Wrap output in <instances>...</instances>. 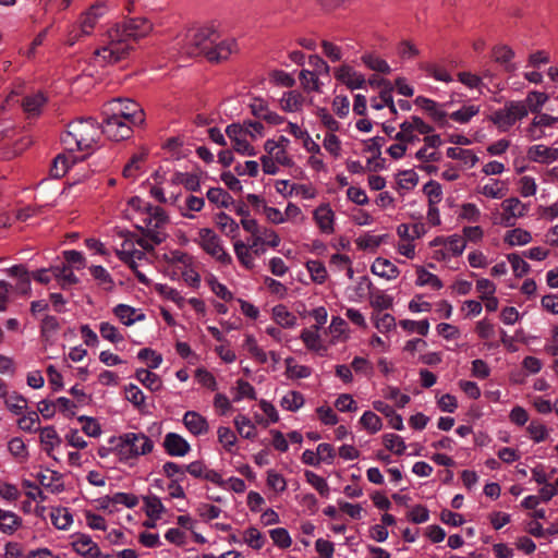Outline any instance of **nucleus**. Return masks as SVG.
I'll return each instance as SVG.
<instances>
[{"instance_id":"nucleus-1","label":"nucleus","mask_w":558,"mask_h":558,"mask_svg":"<svg viewBox=\"0 0 558 558\" xmlns=\"http://www.w3.org/2000/svg\"><path fill=\"white\" fill-rule=\"evenodd\" d=\"M166 222L162 211L156 208L154 218H149L146 223L147 233L143 235L122 234V242L116 247V254L124 264H126L135 274L137 280L144 284L149 283L147 276L138 267L146 262V252L154 250L165 239V233L159 228Z\"/></svg>"},{"instance_id":"nucleus-2","label":"nucleus","mask_w":558,"mask_h":558,"mask_svg":"<svg viewBox=\"0 0 558 558\" xmlns=\"http://www.w3.org/2000/svg\"><path fill=\"white\" fill-rule=\"evenodd\" d=\"M101 128L93 118L77 119L68 125L61 141L70 151L80 150L90 154L101 136Z\"/></svg>"},{"instance_id":"nucleus-3","label":"nucleus","mask_w":558,"mask_h":558,"mask_svg":"<svg viewBox=\"0 0 558 558\" xmlns=\"http://www.w3.org/2000/svg\"><path fill=\"white\" fill-rule=\"evenodd\" d=\"M219 39L213 25L192 27L178 37L177 46L189 56L207 54L210 46Z\"/></svg>"},{"instance_id":"nucleus-4","label":"nucleus","mask_w":558,"mask_h":558,"mask_svg":"<svg viewBox=\"0 0 558 558\" xmlns=\"http://www.w3.org/2000/svg\"><path fill=\"white\" fill-rule=\"evenodd\" d=\"M133 49L131 43H126L113 28L108 29L104 45L94 52V63L107 66L126 59Z\"/></svg>"},{"instance_id":"nucleus-5","label":"nucleus","mask_w":558,"mask_h":558,"mask_svg":"<svg viewBox=\"0 0 558 558\" xmlns=\"http://www.w3.org/2000/svg\"><path fill=\"white\" fill-rule=\"evenodd\" d=\"M153 449L154 441L144 433L129 432L119 436L118 444L114 446L113 451L119 457L120 461L129 462L141 456L150 453Z\"/></svg>"},{"instance_id":"nucleus-6","label":"nucleus","mask_w":558,"mask_h":558,"mask_svg":"<svg viewBox=\"0 0 558 558\" xmlns=\"http://www.w3.org/2000/svg\"><path fill=\"white\" fill-rule=\"evenodd\" d=\"M108 12V5L102 2H96L82 13L77 25H73L68 33L66 44L73 46L82 37L89 36L98 21Z\"/></svg>"},{"instance_id":"nucleus-7","label":"nucleus","mask_w":558,"mask_h":558,"mask_svg":"<svg viewBox=\"0 0 558 558\" xmlns=\"http://www.w3.org/2000/svg\"><path fill=\"white\" fill-rule=\"evenodd\" d=\"M527 117V106L522 100H510L493 112L490 121L501 131H509L518 121Z\"/></svg>"},{"instance_id":"nucleus-8","label":"nucleus","mask_w":558,"mask_h":558,"mask_svg":"<svg viewBox=\"0 0 558 558\" xmlns=\"http://www.w3.org/2000/svg\"><path fill=\"white\" fill-rule=\"evenodd\" d=\"M104 122L101 125L102 134L107 135L108 138L112 141H122L126 140L132 134V128L136 125L122 118L121 116L113 114L108 108L104 107L102 109Z\"/></svg>"},{"instance_id":"nucleus-9","label":"nucleus","mask_w":558,"mask_h":558,"mask_svg":"<svg viewBox=\"0 0 558 558\" xmlns=\"http://www.w3.org/2000/svg\"><path fill=\"white\" fill-rule=\"evenodd\" d=\"M195 242L211 257L223 265L232 263V257L222 246L219 235L210 228L198 230V236Z\"/></svg>"},{"instance_id":"nucleus-10","label":"nucleus","mask_w":558,"mask_h":558,"mask_svg":"<svg viewBox=\"0 0 558 558\" xmlns=\"http://www.w3.org/2000/svg\"><path fill=\"white\" fill-rule=\"evenodd\" d=\"M432 132L433 126L427 124L422 118L412 116L400 124V130L396 133L395 140L407 145H413L420 142L418 135Z\"/></svg>"},{"instance_id":"nucleus-11","label":"nucleus","mask_w":558,"mask_h":558,"mask_svg":"<svg viewBox=\"0 0 558 558\" xmlns=\"http://www.w3.org/2000/svg\"><path fill=\"white\" fill-rule=\"evenodd\" d=\"M558 123V117L548 113H538L531 120L530 124L524 129L525 137L531 142L541 141L553 136V129Z\"/></svg>"},{"instance_id":"nucleus-12","label":"nucleus","mask_w":558,"mask_h":558,"mask_svg":"<svg viewBox=\"0 0 558 558\" xmlns=\"http://www.w3.org/2000/svg\"><path fill=\"white\" fill-rule=\"evenodd\" d=\"M126 41L137 40L147 36L153 31V24L145 17H133L112 26Z\"/></svg>"},{"instance_id":"nucleus-13","label":"nucleus","mask_w":558,"mask_h":558,"mask_svg":"<svg viewBox=\"0 0 558 558\" xmlns=\"http://www.w3.org/2000/svg\"><path fill=\"white\" fill-rule=\"evenodd\" d=\"M104 107L108 108L113 114L121 116L137 125L144 122V112L141 106L131 99L113 98Z\"/></svg>"},{"instance_id":"nucleus-14","label":"nucleus","mask_w":558,"mask_h":558,"mask_svg":"<svg viewBox=\"0 0 558 558\" xmlns=\"http://www.w3.org/2000/svg\"><path fill=\"white\" fill-rule=\"evenodd\" d=\"M313 220L322 234L331 235L336 231V214L330 204L323 203L313 211Z\"/></svg>"},{"instance_id":"nucleus-15","label":"nucleus","mask_w":558,"mask_h":558,"mask_svg":"<svg viewBox=\"0 0 558 558\" xmlns=\"http://www.w3.org/2000/svg\"><path fill=\"white\" fill-rule=\"evenodd\" d=\"M502 221L506 226H513L515 220L527 213V206L518 197H509L502 201Z\"/></svg>"},{"instance_id":"nucleus-16","label":"nucleus","mask_w":558,"mask_h":558,"mask_svg":"<svg viewBox=\"0 0 558 558\" xmlns=\"http://www.w3.org/2000/svg\"><path fill=\"white\" fill-rule=\"evenodd\" d=\"M335 77L351 89L363 88L366 84L365 76L348 64L335 69Z\"/></svg>"},{"instance_id":"nucleus-17","label":"nucleus","mask_w":558,"mask_h":558,"mask_svg":"<svg viewBox=\"0 0 558 558\" xmlns=\"http://www.w3.org/2000/svg\"><path fill=\"white\" fill-rule=\"evenodd\" d=\"M161 259L166 263L168 271H171V277L179 276V271L189 263H192L193 257L180 250H170L162 254Z\"/></svg>"},{"instance_id":"nucleus-18","label":"nucleus","mask_w":558,"mask_h":558,"mask_svg":"<svg viewBox=\"0 0 558 558\" xmlns=\"http://www.w3.org/2000/svg\"><path fill=\"white\" fill-rule=\"evenodd\" d=\"M492 56L494 61L500 64L506 72L513 73L518 70L517 63L513 62L515 52L510 46L505 44L494 46Z\"/></svg>"},{"instance_id":"nucleus-19","label":"nucleus","mask_w":558,"mask_h":558,"mask_svg":"<svg viewBox=\"0 0 558 558\" xmlns=\"http://www.w3.org/2000/svg\"><path fill=\"white\" fill-rule=\"evenodd\" d=\"M166 452L171 457H185L191 451L187 440L177 433H168L163 438Z\"/></svg>"},{"instance_id":"nucleus-20","label":"nucleus","mask_w":558,"mask_h":558,"mask_svg":"<svg viewBox=\"0 0 558 558\" xmlns=\"http://www.w3.org/2000/svg\"><path fill=\"white\" fill-rule=\"evenodd\" d=\"M238 51V44L234 38L218 41L210 46L206 58L209 61H221L228 59L232 53Z\"/></svg>"},{"instance_id":"nucleus-21","label":"nucleus","mask_w":558,"mask_h":558,"mask_svg":"<svg viewBox=\"0 0 558 558\" xmlns=\"http://www.w3.org/2000/svg\"><path fill=\"white\" fill-rule=\"evenodd\" d=\"M248 203L262 213L268 221L275 225L283 223V214L276 207L268 206L263 198L255 194L247 195Z\"/></svg>"},{"instance_id":"nucleus-22","label":"nucleus","mask_w":558,"mask_h":558,"mask_svg":"<svg viewBox=\"0 0 558 558\" xmlns=\"http://www.w3.org/2000/svg\"><path fill=\"white\" fill-rule=\"evenodd\" d=\"M305 104V97L302 93L295 89L284 92L279 98V107L288 113H295L302 111Z\"/></svg>"},{"instance_id":"nucleus-23","label":"nucleus","mask_w":558,"mask_h":558,"mask_svg":"<svg viewBox=\"0 0 558 558\" xmlns=\"http://www.w3.org/2000/svg\"><path fill=\"white\" fill-rule=\"evenodd\" d=\"M475 193L489 199H501L507 195L508 187L505 182L490 179L484 184H478Z\"/></svg>"},{"instance_id":"nucleus-24","label":"nucleus","mask_w":558,"mask_h":558,"mask_svg":"<svg viewBox=\"0 0 558 558\" xmlns=\"http://www.w3.org/2000/svg\"><path fill=\"white\" fill-rule=\"evenodd\" d=\"M72 549L83 558H93L99 549L97 543L87 534H77L71 542Z\"/></svg>"},{"instance_id":"nucleus-25","label":"nucleus","mask_w":558,"mask_h":558,"mask_svg":"<svg viewBox=\"0 0 558 558\" xmlns=\"http://www.w3.org/2000/svg\"><path fill=\"white\" fill-rule=\"evenodd\" d=\"M527 158L533 162L551 163L558 159V149L543 144L533 145L527 149Z\"/></svg>"},{"instance_id":"nucleus-26","label":"nucleus","mask_w":558,"mask_h":558,"mask_svg":"<svg viewBox=\"0 0 558 558\" xmlns=\"http://www.w3.org/2000/svg\"><path fill=\"white\" fill-rule=\"evenodd\" d=\"M182 421L187 430L194 436L204 435L209 429L207 420L195 411L185 412Z\"/></svg>"},{"instance_id":"nucleus-27","label":"nucleus","mask_w":558,"mask_h":558,"mask_svg":"<svg viewBox=\"0 0 558 558\" xmlns=\"http://www.w3.org/2000/svg\"><path fill=\"white\" fill-rule=\"evenodd\" d=\"M466 247L465 240L459 234L446 236V245L442 250L436 251V254L442 259H449L459 256Z\"/></svg>"},{"instance_id":"nucleus-28","label":"nucleus","mask_w":558,"mask_h":558,"mask_svg":"<svg viewBox=\"0 0 558 558\" xmlns=\"http://www.w3.org/2000/svg\"><path fill=\"white\" fill-rule=\"evenodd\" d=\"M113 314L125 326H132L136 322L145 319V314L141 310L128 304H118L113 307Z\"/></svg>"},{"instance_id":"nucleus-29","label":"nucleus","mask_w":558,"mask_h":558,"mask_svg":"<svg viewBox=\"0 0 558 558\" xmlns=\"http://www.w3.org/2000/svg\"><path fill=\"white\" fill-rule=\"evenodd\" d=\"M371 270L375 276L384 278L386 280L396 279L399 276L398 267L389 259L377 257L372 266Z\"/></svg>"},{"instance_id":"nucleus-30","label":"nucleus","mask_w":558,"mask_h":558,"mask_svg":"<svg viewBox=\"0 0 558 558\" xmlns=\"http://www.w3.org/2000/svg\"><path fill=\"white\" fill-rule=\"evenodd\" d=\"M23 524V520L15 512L0 508V532L13 535Z\"/></svg>"},{"instance_id":"nucleus-31","label":"nucleus","mask_w":558,"mask_h":558,"mask_svg":"<svg viewBox=\"0 0 558 558\" xmlns=\"http://www.w3.org/2000/svg\"><path fill=\"white\" fill-rule=\"evenodd\" d=\"M234 254L239 263L246 269H253L255 267L256 255L250 248L246 242L242 240H235L233 242Z\"/></svg>"},{"instance_id":"nucleus-32","label":"nucleus","mask_w":558,"mask_h":558,"mask_svg":"<svg viewBox=\"0 0 558 558\" xmlns=\"http://www.w3.org/2000/svg\"><path fill=\"white\" fill-rule=\"evenodd\" d=\"M265 149L270 157L275 159L278 165L290 167L293 165L292 158L287 153L286 146L276 143V141L268 140L265 143Z\"/></svg>"},{"instance_id":"nucleus-33","label":"nucleus","mask_w":558,"mask_h":558,"mask_svg":"<svg viewBox=\"0 0 558 558\" xmlns=\"http://www.w3.org/2000/svg\"><path fill=\"white\" fill-rule=\"evenodd\" d=\"M102 508H110L117 505H123L124 507L132 509L138 505V497L131 493L118 492L112 496H107L101 501Z\"/></svg>"},{"instance_id":"nucleus-34","label":"nucleus","mask_w":558,"mask_h":558,"mask_svg":"<svg viewBox=\"0 0 558 558\" xmlns=\"http://www.w3.org/2000/svg\"><path fill=\"white\" fill-rule=\"evenodd\" d=\"M77 161V158L73 155V151L59 154L52 163L50 174L53 178H61L63 177L70 167L74 165Z\"/></svg>"},{"instance_id":"nucleus-35","label":"nucleus","mask_w":558,"mask_h":558,"mask_svg":"<svg viewBox=\"0 0 558 558\" xmlns=\"http://www.w3.org/2000/svg\"><path fill=\"white\" fill-rule=\"evenodd\" d=\"M272 319L282 328L292 329L296 326L298 318L287 306L278 304L271 310Z\"/></svg>"},{"instance_id":"nucleus-36","label":"nucleus","mask_w":558,"mask_h":558,"mask_svg":"<svg viewBox=\"0 0 558 558\" xmlns=\"http://www.w3.org/2000/svg\"><path fill=\"white\" fill-rule=\"evenodd\" d=\"M51 274L58 280L62 289H66L78 282V278L75 276L71 267L66 265L51 267Z\"/></svg>"},{"instance_id":"nucleus-37","label":"nucleus","mask_w":558,"mask_h":558,"mask_svg":"<svg viewBox=\"0 0 558 558\" xmlns=\"http://www.w3.org/2000/svg\"><path fill=\"white\" fill-rule=\"evenodd\" d=\"M286 374L290 379H305L308 378L313 369L312 367L303 364H298L293 357H287L284 360Z\"/></svg>"},{"instance_id":"nucleus-38","label":"nucleus","mask_w":558,"mask_h":558,"mask_svg":"<svg viewBox=\"0 0 558 558\" xmlns=\"http://www.w3.org/2000/svg\"><path fill=\"white\" fill-rule=\"evenodd\" d=\"M361 60L367 69L374 72L383 74H389L391 72V68L388 62L374 52H365L361 57Z\"/></svg>"},{"instance_id":"nucleus-39","label":"nucleus","mask_w":558,"mask_h":558,"mask_svg":"<svg viewBox=\"0 0 558 558\" xmlns=\"http://www.w3.org/2000/svg\"><path fill=\"white\" fill-rule=\"evenodd\" d=\"M37 480L40 485L48 488L51 493H60L64 489V485L60 478L59 473L54 471L47 470L46 472H40L37 475Z\"/></svg>"},{"instance_id":"nucleus-40","label":"nucleus","mask_w":558,"mask_h":558,"mask_svg":"<svg viewBox=\"0 0 558 558\" xmlns=\"http://www.w3.org/2000/svg\"><path fill=\"white\" fill-rule=\"evenodd\" d=\"M300 338L304 342L305 347L316 353L323 354L326 351V347L324 345L320 336L318 333V329H304L301 332Z\"/></svg>"},{"instance_id":"nucleus-41","label":"nucleus","mask_w":558,"mask_h":558,"mask_svg":"<svg viewBox=\"0 0 558 558\" xmlns=\"http://www.w3.org/2000/svg\"><path fill=\"white\" fill-rule=\"evenodd\" d=\"M266 541V536L255 526H250L242 532V542L254 550L262 549Z\"/></svg>"},{"instance_id":"nucleus-42","label":"nucleus","mask_w":558,"mask_h":558,"mask_svg":"<svg viewBox=\"0 0 558 558\" xmlns=\"http://www.w3.org/2000/svg\"><path fill=\"white\" fill-rule=\"evenodd\" d=\"M233 423L242 438L252 440L256 437L255 423L248 416L239 414L234 417Z\"/></svg>"},{"instance_id":"nucleus-43","label":"nucleus","mask_w":558,"mask_h":558,"mask_svg":"<svg viewBox=\"0 0 558 558\" xmlns=\"http://www.w3.org/2000/svg\"><path fill=\"white\" fill-rule=\"evenodd\" d=\"M446 154L451 159L460 160L468 168L474 167L478 161V157L475 153L466 148L449 147L447 148Z\"/></svg>"},{"instance_id":"nucleus-44","label":"nucleus","mask_w":558,"mask_h":558,"mask_svg":"<svg viewBox=\"0 0 558 558\" xmlns=\"http://www.w3.org/2000/svg\"><path fill=\"white\" fill-rule=\"evenodd\" d=\"M305 403L304 396L296 390H289L286 395L280 399V407L290 412L299 411Z\"/></svg>"},{"instance_id":"nucleus-45","label":"nucleus","mask_w":558,"mask_h":558,"mask_svg":"<svg viewBox=\"0 0 558 558\" xmlns=\"http://www.w3.org/2000/svg\"><path fill=\"white\" fill-rule=\"evenodd\" d=\"M319 77L320 76L317 75V73H313V72H311V70H307V69H303L299 75L301 86L304 89V92H306V93H311V92L320 93L322 92L323 83L320 82Z\"/></svg>"},{"instance_id":"nucleus-46","label":"nucleus","mask_w":558,"mask_h":558,"mask_svg":"<svg viewBox=\"0 0 558 558\" xmlns=\"http://www.w3.org/2000/svg\"><path fill=\"white\" fill-rule=\"evenodd\" d=\"M145 506V513L153 520H158L166 511L161 499L156 495H148L143 498Z\"/></svg>"},{"instance_id":"nucleus-47","label":"nucleus","mask_w":558,"mask_h":558,"mask_svg":"<svg viewBox=\"0 0 558 558\" xmlns=\"http://www.w3.org/2000/svg\"><path fill=\"white\" fill-rule=\"evenodd\" d=\"M359 423L371 435H374L383 429V420L371 410L365 411L360 417Z\"/></svg>"},{"instance_id":"nucleus-48","label":"nucleus","mask_w":558,"mask_h":558,"mask_svg":"<svg viewBox=\"0 0 558 558\" xmlns=\"http://www.w3.org/2000/svg\"><path fill=\"white\" fill-rule=\"evenodd\" d=\"M40 442L45 447L48 456H51L52 450L61 444V438L53 426H46L40 428Z\"/></svg>"},{"instance_id":"nucleus-49","label":"nucleus","mask_w":558,"mask_h":558,"mask_svg":"<svg viewBox=\"0 0 558 558\" xmlns=\"http://www.w3.org/2000/svg\"><path fill=\"white\" fill-rule=\"evenodd\" d=\"M480 113V106L466 104L460 109L451 112L449 119L460 124L469 123L475 116Z\"/></svg>"},{"instance_id":"nucleus-50","label":"nucleus","mask_w":558,"mask_h":558,"mask_svg":"<svg viewBox=\"0 0 558 558\" xmlns=\"http://www.w3.org/2000/svg\"><path fill=\"white\" fill-rule=\"evenodd\" d=\"M371 318L375 328L381 333H387L396 328V318L391 314L374 312Z\"/></svg>"},{"instance_id":"nucleus-51","label":"nucleus","mask_w":558,"mask_h":558,"mask_svg":"<svg viewBox=\"0 0 558 558\" xmlns=\"http://www.w3.org/2000/svg\"><path fill=\"white\" fill-rule=\"evenodd\" d=\"M233 391V402H240L243 399H256L255 388L244 379H238Z\"/></svg>"},{"instance_id":"nucleus-52","label":"nucleus","mask_w":558,"mask_h":558,"mask_svg":"<svg viewBox=\"0 0 558 558\" xmlns=\"http://www.w3.org/2000/svg\"><path fill=\"white\" fill-rule=\"evenodd\" d=\"M51 522L58 530H66L73 523V517L66 508H54L50 513Z\"/></svg>"},{"instance_id":"nucleus-53","label":"nucleus","mask_w":558,"mask_h":558,"mask_svg":"<svg viewBox=\"0 0 558 558\" xmlns=\"http://www.w3.org/2000/svg\"><path fill=\"white\" fill-rule=\"evenodd\" d=\"M135 377L150 391H158L162 386L159 376L145 368L137 369Z\"/></svg>"},{"instance_id":"nucleus-54","label":"nucleus","mask_w":558,"mask_h":558,"mask_svg":"<svg viewBox=\"0 0 558 558\" xmlns=\"http://www.w3.org/2000/svg\"><path fill=\"white\" fill-rule=\"evenodd\" d=\"M548 95L543 92L532 90L523 100L527 106V112L538 114L542 113L543 106L547 102Z\"/></svg>"},{"instance_id":"nucleus-55","label":"nucleus","mask_w":558,"mask_h":558,"mask_svg":"<svg viewBox=\"0 0 558 558\" xmlns=\"http://www.w3.org/2000/svg\"><path fill=\"white\" fill-rule=\"evenodd\" d=\"M424 226L422 223H414L412 226L401 223L397 227V234L401 240H408L413 242L415 239L421 238L424 234Z\"/></svg>"},{"instance_id":"nucleus-56","label":"nucleus","mask_w":558,"mask_h":558,"mask_svg":"<svg viewBox=\"0 0 558 558\" xmlns=\"http://www.w3.org/2000/svg\"><path fill=\"white\" fill-rule=\"evenodd\" d=\"M532 241V235L529 231L515 228L509 230L505 235V242L510 246H521L530 243Z\"/></svg>"},{"instance_id":"nucleus-57","label":"nucleus","mask_w":558,"mask_h":558,"mask_svg":"<svg viewBox=\"0 0 558 558\" xmlns=\"http://www.w3.org/2000/svg\"><path fill=\"white\" fill-rule=\"evenodd\" d=\"M416 274L417 277L415 282L418 287H430L434 290H440L442 288L441 280L426 269L420 267L417 268Z\"/></svg>"},{"instance_id":"nucleus-58","label":"nucleus","mask_w":558,"mask_h":558,"mask_svg":"<svg viewBox=\"0 0 558 558\" xmlns=\"http://www.w3.org/2000/svg\"><path fill=\"white\" fill-rule=\"evenodd\" d=\"M4 404L9 411L15 415H21L27 409V400L17 392L9 393L4 399Z\"/></svg>"},{"instance_id":"nucleus-59","label":"nucleus","mask_w":558,"mask_h":558,"mask_svg":"<svg viewBox=\"0 0 558 558\" xmlns=\"http://www.w3.org/2000/svg\"><path fill=\"white\" fill-rule=\"evenodd\" d=\"M155 290L165 299L173 302L179 307H183L185 303L184 296L174 288L163 284V283H157L155 286Z\"/></svg>"},{"instance_id":"nucleus-60","label":"nucleus","mask_w":558,"mask_h":558,"mask_svg":"<svg viewBox=\"0 0 558 558\" xmlns=\"http://www.w3.org/2000/svg\"><path fill=\"white\" fill-rule=\"evenodd\" d=\"M369 303L375 312L383 313L393 306V298L384 291H377L371 295Z\"/></svg>"},{"instance_id":"nucleus-61","label":"nucleus","mask_w":558,"mask_h":558,"mask_svg":"<svg viewBox=\"0 0 558 558\" xmlns=\"http://www.w3.org/2000/svg\"><path fill=\"white\" fill-rule=\"evenodd\" d=\"M526 432L529 437L536 444L546 440L549 435V430L546 425L536 420L530 422L526 427Z\"/></svg>"},{"instance_id":"nucleus-62","label":"nucleus","mask_w":558,"mask_h":558,"mask_svg":"<svg viewBox=\"0 0 558 558\" xmlns=\"http://www.w3.org/2000/svg\"><path fill=\"white\" fill-rule=\"evenodd\" d=\"M206 196L210 203L220 207L227 208L232 203L231 195L221 187L209 189Z\"/></svg>"},{"instance_id":"nucleus-63","label":"nucleus","mask_w":558,"mask_h":558,"mask_svg":"<svg viewBox=\"0 0 558 558\" xmlns=\"http://www.w3.org/2000/svg\"><path fill=\"white\" fill-rule=\"evenodd\" d=\"M383 441H384L385 447L389 451H391L398 456L403 454L407 449V445H405L403 438L397 434H392V433L385 434L383 436Z\"/></svg>"},{"instance_id":"nucleus-64","label":"nucleus","mask_w":558,"mask_h":558,"mask_svg":"<svg viewBox=\"0 0 558 558\" xmlns=\"http://www.w3.org/2000/svg\"><path fill=\"white\" fill-rule=\"evenodd\" d=\"M217 225L230 238L235 239L239 235V225L225 213L217 216Z\"/></svg>"}]
</instances>
